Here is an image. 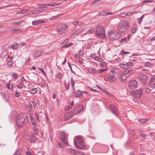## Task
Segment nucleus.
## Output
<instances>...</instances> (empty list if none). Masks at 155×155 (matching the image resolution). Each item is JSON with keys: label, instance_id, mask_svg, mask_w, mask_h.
Returning <instances> with one entry per match:
<instances>
[{"label": "nucleus", "instance_id": "1", "mask_svg": "<svg viewBox=\"0 0 155 155\" xmlns=\"http://www.w3.org/2000/svg\"><path fill=\"white\" fill-rule=\"evenodd\" d=\"M28 117L26 116L20 114L17 116L16 119V124L17 126L19 127L24 126L27 122Z\"/></svg>", "mask_w": 155, "mask_h": 155}, {"label": "nucleus", "instance_id": "2", "mask_svg": "<svg viewBox=\"0 0 155 155\" xmlns=\"http://www.w3.org/2000/svg\"><path fill=\"white\" fill-rule=\"evenodd\" d=\"M95 34L101 39H104L106 37L104 28L100 25L96 26Z\"/></svg>", "mask_w": 155, "mask_h": 155}, {"label": "nucleus", "instance_id": "3", "mask_svg": "<svg viewBox=\"0 0 155 155\" xmlns=\"http://www.w3.org/2000/svg\"><path fill=\"white\" fill-rule=\"evenodd\" d=\"M74 143L78 148L82 149L84 146V143L82 138L80 137H74Z\"/></svg>", "mask_w": 155, "mask_h": 155}, {"label": "nucleus", "instance_id": "4", "mask_svg": "<svg viewBox=\"0 0 155 155\" xmlns=\"http://www.w3.org/2000/svg\"><path fill=\"white\" fill-rule=\"evenodd\" d=\"M107 35L109 39L111 40H115L120 37L121 34L114 31L110 30L107 32Z\"/></svg>", "mask_w": 155, "mask_h": 155}, {"label": "nucleus", "instance_id": "5", "mask_svg": "<svg viewBox=\"0 0 155 155\" xmlns=\"http://www.w3.org/2000/svg\"><path fill=\"white\" fill-rule=\"evenodd\" d=\"M129 26L127 21L125 20H124L120 21L117 26V28L120 32H123Z\"/></svg>", "mask_w": 155, "mask_h": 155}, {"label": "nucleus", "instance_id": "6", "mask_svg": "<svg viewBox=\"0 0 155 155\" xmlns=\"http://www.w3.org/2000/svg\"><path fill=\"white\" fill-rule=\"evenodd\" d=\"M137 82L135 80L131 81L128 84L129 88L131 90L135 89L137 87Z\"/></svg>", "mask_w": 155, "mask_h": 155}, {"label": "nucleus", "instance_id": "7", "mask_svg": "<svg viewBox=\"0 0 155 155\" xmlns=\"http://www.w3.org/2000/svg\"><path fill=\"white\" fill-rule=\"evenodd\" d=\"M66 134L64 132H61L60 134L59 139L60 140L62 141L64 144L66 145L67 144V140L65 138Z\"/></svg>", "mask_w": 155, "mask_h": 155}, {"label": "nucleus", "instance_id": "8", "mask_svg": "<svg viewBox=\"0 0 155 155\" xmlns=\"http://www.w3.org/2000/svg\"><path fill=\"white\" fill-rule=\"evenodd\" d=\"M109 109L110 110L113 114L115 115L117 117H118L119 114L118 111L116 108L115 107V106L113 104L110 105L109 107Z\"/></svg>", "mask_w": 155, "mask_h": 155}, {"label": "nucleus", "instance_id": "9", "mask_svg": "<svg viewBox=\"0 0 155 155\" xmlns=\"http://www.w3.org/2000/svg\"><path fill=\"white\" fill-rule=\"evenodd\" d=\"M138 78L143 84H145L147 81V76L143 74H140L137 76Z\"/></svg>", "mask_w": 155, "mask_h": 155}, {"label": "nucleus", "instance_id": "10", "mask_svg": "<svg viewBox=\"0 0 155 155\" xmlns=\"http://www.w3.org/2000/svg\"><path fill=\"white\" fill-rule=\"evenodd\" d=\"M83 107V106L82 105H79L74 109L73 111L75 114H78L82 110Z\"/></svg>", "mask_w": 155, "mask_h": 155}, {"label": "nucleus", "instance_id": "11", "mask_svg": "<svg viewBox=\"0 0 155 155\" xmlns=\"http://www.w3.org/2000/svg\"><path fill=\"white\" fill-rule=\"evenodd\" d=\"M68 27V25H61L58 26L57 30L58 32H61L66 30Z\"/></svg>", "mask_w": 155, "mask_h": 155}, {"label": "nucleus", "instance_id": "12", "mask_svg": "<svg viewBox=\"0 0 155 155\" xmlns=\"http://www.w3.org/2000/svg\"><path fill=\"white\" fill-rule=\"evenodd\" d=\"M73 115V113L71 111H70L65 114L64 116V119L65 120H67L71 118Z\"/></svg>", "mask_w": 155, "mask_h": 155}, {"label": "nucleus", "instance_id": "13", "mask_svg": "<svg viewBox=\"0 0 155 155\" xmlns=\"http://www.w3.org/2000/svg\"><path fill=\"white\" fill-rule=\"evenodd\" d=\"M142 92V89H140L134 91V93L135 94L136 97L137 98H139L141 96Z\"/></svg>", "mask_w": 155, "mask_h": 155}, {"label": "nucleus", "instance_id": "14", "mask_svg": "<svg viewBox=\"0 0 155 155\" xmlns=\"http://www.w3.org/2000/svg\"><path fill=\"white\" fill-rule=\"evenodd\" d=\"M1 94L4 100L5 101H10V98L9 95L5 93H1Z\"/></svg>", "mask_w": 155, "mask_h": 155}, {"label": "nucleus", "instance_id": "15", "mask_svg": "<svg viewBox=\"0 0 155 155\" xmlns=\"http://www.w3.org/2000/svg\"><path fill=\"white\" fill-rule=\"evenodd\" d=\"M28 140L30 143L35 142L37 140L36 137L32 134L28 136Z\"/></svg>", "mask_w": 155, "mask_h": 155}, {"label": "nucleus", "instance_id": "16", "mask_svg": "<svg viewBox=\"0 0 155 155\" xmlns=\"http://www.w3.org/2000/svg\"><path fill=\"white\" fill-rule=\"evenodd\" d=\"M113 14V13L108 12L107 11H101L99 12V15L104 16H106L107 15H111Z\"/></svg>", "mask_w": 155, "mask_h": 155}, {"label": "nucleus", "instance_id": "17", "mask_svg": "<svg viewBox=\"0 0 155 155\" xmlns=\"http://www.w3.org/2000/svg\"><path fill=\"white\" fill-rule=\"evenodd\" d=\"M19 44H18L15 43L11 46L10 47L13 50H16L19 47Z\"/></svg>", "mask_w": 155, "mask_h": 155}, {"label": "nucleus", "instance_id": "18", "mask_svg": "<svg viewBox=\"0 0 155 155\" xmlns=\"http://www.w3.org/2000/svg\"><path fill=\"white\" fill-rule=\"evenodd\" d=\"M44 21L41 20L37 21H33L32 22V24L33 25H37L43 22Z\"/></svg>", "mask_w": 155, "mask_h": 155}, {"label": "nucleus", "instance_id": "19", "mask_svg": "<svg viewBox=\"0 0 155 155\" xmlns=\"http://www.w3.org/2000/svg\"><path fill=\"white\" fill-rule=\"evenodd\" d=\"M68 151L71 153L76 155L77 153V150H73L72 149L69 148L68 149Z\"/></svg>", "mask_w": 155, "mask_h": 155}, {"label": "nucleus", "instance_id": "20", "mask_svg": "<svg viewBox=\"0 0 155 155\" xmlns=\"http://www.w3.org/2000/svg\"><path fill=\"white\" fill-rule=\"evenodd\" d=\"M41 52L40 50L37 51L34 53V56L36 57H38L41 54Z\"/></svg>", "mask_w": 155, "mask_h": 155}, {"label": "nucleus", "instance_id": "21", "mask_svg": "<svg viewBox=\"0 0 155 155\" xmlns=\"http://www.w3.org/2000/svg\"><path fill=\"white\" fill-rule=\"evenodd\" d=\"M28 11V10L26 9H24L23 10H21L19 11H18L17 12V14H21L25 13Z\"/></svg>", "mask_w": 155, "mask_h": 155}, {"label": "nucleus", "instance_id": "22", "mask_svg": "<svg viewBox=\"0 0 155 155\" xmlns=\"http://www.w3.org/2000/svg\"><path fill=\"white\" fill-rule=\"evenodd\" d=\"M32 133L35 135H37L38 133V129L36 127H33L32 128Z\"/></svg>", "mask_w": 155, "mask_h": 155}, {"label": "nucleus", "instance_id": "23", "mask_svg": "<svg viewBox=\"0 0 155 155\" xmlns=\"http://www.w3.org/2000/svg\"><path fill=\"white\" fill-rule=\"evenodd\" d=\"M119 66L120 68H124L126 69L128 68V66L127 64H120L119 65Z\"/></svg>", "mask_w": 155, "mask_h": 155}, {"label": "nucleus", "instance_id": "24", "mask_svg": "<svg viewBox=\"0 0 155 155\" xmlns=\"http://www.w3.org/2000/svg\"><path fill=\"white\" fill-rule=\"evenodd\" d=\"M88 71L90 73H92L94 74H97V72L96 70L94 68H91L88 70Z\"/></svg>", "mask_w": 155, "mask_h": 155}, {"label": "nucleus", "instance_id": "25", "mask_svg": "<svg viewBox=\"0 0 155 155\" xmlns=\"http://www.w3.org/2000/svg\"><path fill=\"white\" fill-rule=\"evenodd\" d=\"M147 119L146 118H143L141 119L140 120H139V122L140 123H141L142 124H145L146 122L147 121Z\"/></svg>", "mask_w": 155, "mask_h": 155}, {"label": "nucleus", "instance_id": "26", "mask_svg": "<svg viewBox=\"0 0 155 155\" xmlns=\"http://www.w3.org/2000/svg\"><path fill=\"white\" fill-rule=\"evenodd\" d=\"M71 85L72 88L74 90V92H75V89L74 88V84H75V81L73 80V79L72 78H71Z\"/></svg>", "mask_w": 155, "mask_h": 155}, {"label": "nucleus", "instance_id": "27", "mask_svg": "<svg viewBox=\"0 0 155 155\" xmlns=\"http://www.w3.org/2000/svg\"><path fill=\"white\" fill-rule=\"evenodd\" d=\"M30 91L31 93L35 94L37 92V89L36 88H32L30 90Z\"/></svg>", "mask_w": 155, "mask_h": 155}, {"label": "nucleus", "instance_id": "28", "mask_svg": "<svg viewBox=\"0 0 155 155\" xmlns=\"http://www.w3.org/2000/svg\"><path fill=\"white\" fill-rule=\"evenodd\" d=\"M13 64V62L12 61H8L7 63V66L8 67L10 68L12 66Z\"/></svg>", "mask_w": 155, "mask_h": 155}, {"label": "nucleus", "instance_id": "29", "mask_svg": "<svg viewBox=\"0 0 155 155\" xmlns=\"http://www.w3.org/2000/svg\"><path fill=\"white\" fill-rule=\"evenodd\" d=\"M32 104L33 105L34 107H36L37 105V103L35 101H32V102L31 103H29V105L31 106V107L32 108H33L32 106Z\"/></svg>", "mask_w": 155, "mask_h": 155}, {"label": "nucleus", "instance_id": "30", "mask_svg": "<svg viewBox=\"0 0 155 155\" xmlns=\"http://www.w3.org/2000/svg\"><path fill=\"white\" fill-rule=\"evenodd\" d=\"M61 3H62L61 2H60V3H54L53 4H49V6H51V7L55 6L57 5H60L61 4Z\"/></svg>", "mask_w": 155, "mask_h": 155}, {"label": "nucleus", "instance_id": "31", "mask_svg": "<svg viewBox=\"0 0 155 155\" xmlns=\"http://www.w3.org/2000/svg\"><path fill=\"white\" fill-rule=\"evenodd\" d=\"M77 94L78 95H75V96L77 97H79L80 96H81L82 95H83V93H82V92L79 90H78V91H77Z\"/></svg>", "mask_w": 155, "mask_h": 155}, {"label": "nucleus", "instance_id": "32", "mask_svg": "<svg viewBox=\"0 0 155 155\" xmlns=\"http://www.w3.org/2000/svg\"><path fill=\"white\" fill-rule=\"evenodd\" d=\"M116 73V72L114 71H110L109 73V75L110 76H115V74Z\"/></svg>", "mask_w": 155, "mask_h": 155}, {"label": "nucleus", "instance_id": "33", "mask_svg": "<svg viewBox=\"0 0 155 155\" xmlns=\"http://www.w3.org/2000/svg\"><path fill=\"white\" fill-rule=\"evenodd\" d=\"M95 60L98 61V62H100L102 61L103 59L98 56H96L95 57Z\"/></svg>", "mask_w": 155, "mask_h": 155}, {"label": "nucleus", "instance_id": "34", "mask_svg": "<svg viewBox=\"0 0 155 155\" xmlns=\"http://www.w3.org/2000/svg\"><path fill=\"white\" fill-rule=\"evenodd\" d=\"M144 16V15H143L141 16L140 18L138 19L137 21L139 24H140L141 23Z\"/></svg>", "mask_w": 155, "mask_h": 155}, {"label": "nucleus", "instance_id": "35", "mask_svg": "<svg viewBox=\"0 0 155 155\" xmlns=\"http://www.w3.org/2000/svg\"><path fill=\"white\" fill-rule=\"evenodd\" d=\"M107 70V68H104L103 69H99L97 71V73L98 74L104 71H106Z\"/></svg>", "mask_w": 155, "mask_h": 155}, {"label": "nucleus", "instance_id": "36", "mask_svg": "<svg viewBox=\"0 0 155 155\" xmlns=\"http://www.w3.org/2000/svg\"><path fill=\"white\" fill-rule=\"evenodd\" d=\"M150 84L151 86L152 87H155V81H154L153 80L151 81V80H150Z\"/></svg>", "mask_w": 155, "mask_h": 155}, {"label": "nucleus", "instance_id": "37", "mask_svg": "<svg viewBox=\"0 0 155 155\" xmlns=\"http://www.w3.org/2000/svg\"><path fill=\"white\" fill-rule=\"evenodd\" d=\"M127 41V39L126 37H124V38H122L120 40V41L122 43H124L126 42Z\"/></svg>", "mask_w": 155, "mask_h": 155}, {"label": "nucleus", "instance_id": "38", "mask_svg": "<svg viewBox=\"0 0 155 155\" xmlns=\"http://www.w3.org/2000/svg\"><path fill=\"white\" fill-rule=\"evenodd\" d=\"M73 43H71L70 44H66V45L62 46L61 48H68L70 46L73 45Z\"/></svg>", "mask_w": 155, "mask_h": 155}, {"label": "nucleus", "instance_id": "39", "mask_svg": "<svg viewBox=\"0 0 155 155\" xmlns=\"http://www.w3.org/2000/svg\"><path fill=\"white\" fill-rule=\"evenodd\" d=\"M114 76H110L109 81L110 82H112L115 81L116 79L114 78Z\"/></svg>", "mask_w": 155, "mask_h": 155}, {"label": "nucleus", "instance_id": "40", "mask_svg": "<svg viewBox=\"0 0 155 155\" xmlns=\"http://www.w3.org/2000/svg\"><path fill=\"white\" fill-rule=\"evenodd\" d=\"M55 76L56 78L59 79H61L62 76L61 73L60 72H58L56 75Z\"/></svg>", "mask_w": 155, "mask_h": 155}, {"label": "nucleus", "instance_id": "41", "mask_svg": "<svg viewBox=\"0 0 155 155\" xmlns=\"http://www.w3.org/2000/svg\"><path fill=\"white\" fill-rule=\"evenodd\" d=\"M21 152L22 150L21 149H19L16 151L15 155H20Z\"/></svg>", "mask_w": 155, "mask_h": 155}, {"label": "nucleus", "instance_id": "42", "mask_svg": "<svg viewBox=\"0 0 155 155\" xmlns=\"http://www.w3.org/2000/svg\"><path fill=\"white\" fill-rule=\"evenodd\" d=\"M137 31L136 28L135 27H133L131 29V32L133 33H135Z\"/></svg>", "mask_w": 155, "mask_h": 155}, {"label": "nucleus", "instance_id": "43", "mask_svg": "<svg viewBox=\"0 0 155 155\" xmlns=\"http://www.w3.org/2000/svg\"><path fill=\"white\" fill-rule=\"evenodd\" d=\"M131 71V69L127 70L124 71V72H123V74L124 75L127 74H128Z\"/></svg>", "mask_w": 155, "mask_h": 155}, {"label": "nucleus", "instance_id": "44", "mask_svg": "<svg viewBox=\"0 0 155 155\" xmlns=\"http://www.w3.org/2000/svg\"><path fill=\"white\" fill-rule=\"evenodd\" d=\"M12 77L14 78H17L18 77V76L17 74L14 72L12 73Z\"/></svg>", "mask_w": 155, "mask_h": 155}, {"label": "nucleus", "instance_id": "45", "mask_svg": "<svg viewBox=\"0 0 155 155\" xmlns=\"http://www.w3.org/2000/svg\"><path fill=\"white\" fill-rule=\"evenodd\" d=\"M48 5V4H40V5H38V6H40V7H39V8H45L46 7V6L47 5Z\"/></svg>", "mask_w": 155, "mask_h": 155}, {"label": "nucleus", "instance_id": "46", "mask_svg": "<svg viewBox=\"0 0 155 155\" xmlns=\"http://www.w3.org/2000/svg\"><path fill=\"white\" fill-rule=\"evenodd\" d=\"M65 88L67 90H68L70 87V84L69 83H65Z\"/></svg>", "mask_w": 155, "mask_h": 155}, {"label": "nucleus", "instance_id": "47", "mask_svg": "<svg viewBox=\"0 0 155 155\" xmlns=\"http://www.w3.org/2000/svg\"><path fill=\"white\" fill-rule=\"evenodd\" d=\"M153 2V0H145L143 1V3H151Z\"/></svg>", "mask_w": 155, "mask_h": 155}, {"label": "nucleus", "instance_id": "48", "mask_svg": "<svg viewBox=\"0 0 155 155\" xmlns=\"http://www.w3.org/2000/svg\"><path fill=\"white\" fill-rule=\"evenodd\" d=\"M81 32V30H77L75 32L72 33V35H75L76 34H78L80 33Z\"/></svg>", "mask_w": 155, "mask_h": 155}, {"label": "nucleus", "instance_id": "49", "mask_svg": "<svg viewBox=\"0 0 155 155\" xmlns=\"http://www.w3.org/2000/svg\"><path fill=\"white\" fill-rule=\"evenodd\" d=\"M39 70L40 71L44 74V75L46 76V74L45 73V72L44 71V70L41 68H38Z\"/></svg>", "mask_w": 155, "mask_h": 155}, {"label": "nucleus", "instance_id": "50", "mask_svg": "<svg viewBox=\"0 0 155 155\" xmlns=\"http://www.w3.org/2000/svg\"><path fill=\"white\" fill-rule=\"evenodd\" d=\"M130 52L127 51H122L121 52V54L123 56L124 55L126 54H130Z\"/></svg>", "mask_w": 155, "mask_h": 155}, {"label": "nucleus", "instance_id": "51", "mask_svg": "<svg viewBox=\"0 0 155 155\" xmlns=\"http://www.w3.org/2000/svg\"><path fill=\"white\" fill-rule=\"evenodd\" d=\"M68 66L70 68L71 71L74 74H75L74 72L72 70V68H71V66L70 63L68 61Z\"/></svg>", "mask_w": 155, "mask_h": 155}, {"label": "nucleus", "instance_id": "52", "mask_svg": "<svg viewBox=\"0 0 155 155\" xmlns=\"http://www.w3.org/2000/svg\"><path fill=\"white\" fill-rule=\"evenodd\" d=\"M58 147L61 148H63V145L59 142H58Z\"/></svg>", "mask_w": 155, "mask_h": 155}, {"label": "nucleus", "instance_id": "53", "mask_svg": "<svg viewBox=\"0 0 155 155\" xmlns=\"http://www.w3.org/2000/svg\"><path fill=\"white\" fill-rule=\"evenodd\" d=\"M69 41V39L68 38L66 39L64 41H63L61 43V44L62 45H64V44L66 43L67 42Z\"/></svg>", "mask_w": 155, "mask_h": 155}, {"label": "nucleus", "instance_id": "54", "mask_svg": "<svg viewBox=\"0 0 155 155\" xmlns=\"http://www.w3.org/2000/svg\"><path fill=\"white\" fill-rule=\"evenodd\" d=\"M94 29L91 28L88 30V32L89 33L91 34L93 33L94 32Z\"/></svg>", "mask_w": 155, "mask_h": 155}, {"label": "nucleus", "instance_id": "55", "mask_svg": "<svg viewBox=\"0 0 155 155\" xmlns=\"http://www.w3.org/2000/svg\"><path fill=\"white\" fill-rule=\"evenodd\" d=\"M76 155H84V153L82 152H79L77 151Z\"/></svg>", "mask_w": 155, "mask_h": 155}, {"label": "nucleus", "instance_id": "56", "mask_svg": "<svg viewBox=\"0 0 155 155\" xmlns=\"http://www.w3.org/2000/svg\"><path fill=\"white\" fill-rule=\"evenodd\" d=\"M79 54L80 55L82 56L83 55V54H84V52L83 51V50H81V49H80L79 51Z\"/></svg>", "mask_w": 155, "mask_h": 155}, {"label": "nucleus", "instance_id": "57", "mask_svg": "<svg viewBox=\"0 0 155 155\" xmlns=\"http://www.w3.org/2000/svg\"><path fill=\"white\" fill-rule=\"evenodd\" d=\"M58 15L54 16L53 17H52L50 18H49V19L51 20H54V19H56L58 17H57Z\"/></svg>", "mask_w": 155, "mask_h": 155}, {"label": "nucleus", "instance_id": "58", "mask_svg": "<svg viewBox=\"0 0 155 155\" xmlns=\"http://www.w3.org/2000/svg\"><path fill=\"white\" fill-rule=\"evenodd\" d=\"M151 64L149 62H145L144 64V65L146 67H149L150 65Z\"/></svg>", "mask_w": 155, "mask_h": 155}, {"label": "nucleus", "instance_id": "59", "mask_svg": "<svg viewBox=\"0 0 155 155\" xmlns=\"http://www.w3.org/2000/svg\"><path fill=\"white\" fill-rule=\"evenodd\" d=\"M127 64V65L128 66H133L134 65V64L131 62H128Z\"/></svg>", "mask_w": 155, "mask_h": 155}, {"label": "nucleus", "instance_id": "60", "mask_svg": "<svg viewBox=\"0 0 155 155\" xmlns=\"http://www.w3.org/2000/svg\"><path fill=\"white\" fill-rule=\"evenodd\" d=\"M106 64L104 62L101 63L100 64V66H101V67L103 68L104 67L106 66Z\"/></svg>", "mask_w": 155, "mask_h": 155}, {"label": "nucleus", "instance_id": "61", "mask_svg": "<svg viewBox=\"0 0 155 155\" xmlns=\"http://www.w3.org/2000/svg\"><path fill=\"white\" fill-rule=\"evenodd\" d=\"M104 80L106 81H109V77L108 76H105L104 78Z\"/></svg>", "mask_w": 155, "mask_h": 155}, {"label": "nucleus", "instance_id": "62", "mask_svg": "<svg viewBox=\"0 0 155 155\" xmlns=\"http://www.w3.org/2000/svg\"><path fill=\"white\" fill-rule=\"evenodd\" d=\"M24 85L23 84H19L17 85V87L18 88H22Z\"/></svg>", "mask_w": 155, "mask_h": 155}, {"label": "nucleus", "instance_id": "63", "mask_svg": "<svg viewBox=\"0 0 155 155\" xmlns=\"http://www.w3.org/2000/svg\"><path fill=\"white\" fill-rule=\"evenodd\" d=\"M140 135L141 137H143V138H145L146 137V135H145L144 134L142 133H140Z\"/></svg>", "mask_w": 155, "mask_h": 155}, {"label": "nucleus", "instance_id": "64", "mask_svg": "<svg viewBox=\"0 0 155 155\" xmlns=\"http://www.w3.org/2000/svg\"><path fill=\"white\" fill-rule=\"evenodd\" d=\"M78 22L77 21H75L72 22V24L74 25H78Z\"/></svg>", "mask_w": 155, "mask_h": 155}]
</instances>
